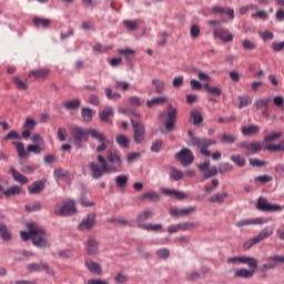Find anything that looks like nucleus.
Listing matches in <instances>:
<instances>
[{"instance_id": "20", "label": "nucleus", "mask_w": 284, "mask_h": 284, "mask_svg": "<svg viewBox=\"0 0 284 284\" xmlns=\"http://www.w3.org/2000/svg\"><path fill=\"white\" fill-rule=\"evenodd\" d=\"M255 272L256 271L254 268H251V270L239 268L234 272V277L235 278H252V276H254Z\"/></svg>"}, {"instance_id": "19", "label": "nucleus", "mask_w": 284, "mask_h": 284, "mask_svg": "<svg viewBox=\"0 0 284 284\" xmlns=\"http://www.w3.org/2000/svg\"><path fill=\"white\" fill-rule=\"evenodd\" d=\"M163 194L166 196H171V199H178V201H183L184 199H187V195L181 191L172 190V189H163Z\"/></svg>"}, {"instance_id": "30", "label": "nucleus", "mask_w": 284, "mask_h": 284, "mask_svg": "<svg viewBox=\"0 0 284 284\" xmlns=\"http://www.w3.org/2000/svg\"><path fill=\"white\" fill-rule=\"evenodd\" d=\"M94 114H97V111H94L90 108L83 106L81 109V116H82L83 121H85L87 123H90V121H92V118L94 116Z\"/></svg>"}, {"instance_id": "63", "label": "nucleus", "mask_w": 284, "mask_h": 284, "mask_svg": "<svg viewBox=\"0 0 284 284\" xmlns=\"http://www.w3.org/2000/svg\"><path fill=\"white\" fill-rule=\"evenodd\" d=\"M163 148V140H155L152 142L151 152L158 153Z\"/></svg>"}, {"instance_id": "10", "label": "nucleus", "mask_w": 284, "mask_h": 284, "mask_svg": "<svg viewBox=\"0 0 284 284\" xmlns=\"http://www.w3.org/2000/svg\"><path fill=\"white\" fill-rule=\"evenodd\" d=\"M94 225H97V212L89 213L87 217L79 223L78 230L80 232H90Z\"/></svg>"}, {"instance_id": "60", "label": "nucleus", "mask_w": 284, "mask_h": 284, "mask_svg": "<svg viewBox=\"0 0 284 284\" xmlns=\"http://www.w3.org/2000/svg\"><path fill=\"white\" fill-rule=\"evenodd\" d=\"M242 48L244 50H256V43H254L252 40L250 39H245L243 42H242Z\"/></svg>"}, {"instance_id": "11", "label": "nucleus", "mask_w": 284, "mask_h": 284, "mask_svg": "<svg viewBox=\"0 0 284 284\" xmlns=\"http://www.w3.org/2000/svg\"><path fill=\"white\" fill-rule=\"evenodd\" d=\"M75 212L77 204L73 200H69L61 206V210L54 211V214H59V216H72Z\"/></svg>"}, {"instance_id": "35", "label": "nucleus", "mask_w": 284, "mask_h": 284, "mask_svg": "<svg viewBox=\"0 0 284 284\" xmlns=\"http://www.w3.org/2000/svg\"><path fill=\"white\" fill-rule=\"evenodd\" d=\"M154 212L150 209L144 210L141 214L138 215V223L139 225H143L142 223L152 219Z\"/></svg>"}, {"instance_id": "7", "label": "nucleus", "mask_w": 284, "mask_h": 284, "mask_svg": "<svg viewBox=\"0 0 284 284\" xmlns=\"http://www.w3.org/2000/svg\"><path fill=\"white\" fill-rule=\"evenodd\" d=\"M166 114L169 119L164 123V128L166 132H172V130H174V124L176 123V114H179V111L172 103H169L166 106Z\"/></svg>"}, {"instance_id": "29", "label": "nucleus", "mask_w": 284, "mask_h": 284, "mask_svg": "<svg viewBox=\"0 0 284 284\" xmlns=\"http://www.w3.org/2000/svg\"><path fill=\"white\" fill-rule=\"evenodd\" d=\"M62 108L65 110H79L81 108V100L74 99L62 102Z\"/></svg>"}, {"instance_id": "14", "label": "nucleus", "mask_w": 284, "mask_h": 284, "mask_svg": "<svg viewBox=\"0 0 284 284\" xmlns=\"http://www.w3.org/2000/svg\"><path fill=\"white\" fill-rule=\"evenodd\" d=\"M85 247L87 254H89V256H97V254H99V242L97 239H94V236L90 235L88 237Z\"/></svg>"}, {"instance_id": "43", "label": "nucleus", "mask_w": 284, "mask_h": 284, "mask_svg": "<svg viewBox=\"0 0 284 284\" xmlns=\"http://www.w3.org/2000/svg\"><path fill=\"white\" fill-rule=\"evenodd\" d=\"M152 85H154L156 94H163V92L165 91V82H163L162 80L153 79Z\"/></svg>"}, {"instance_id": "18", "label": "nucleus", "mask_w": 284, "mask_h": 284, "mask_svg": "<svg viewBox=\"0 0 284 284\" xmlns=\"http://www.w3.org/2000/svg\"><path fill=\"white\" fill-rule=\"evenodd\" d=\"M43 190H45V180L36 181L28 186L29 194H41Z\"/></svg>"}, {"instance_id": "48", "label": "nucleus", "mask_w": 284, "mask_h": 284, "mask_svg": "<svg viewBox=\"0 0 284 284\" xmlns=\"http://www.w3.org/2000/svg\"><path fill=\"white\" fill-rule=\"evenodd\" d=\"M115 184L116 187H120V190L128 187V175H118L115 178Z\"/></svg>"}, {"instance_id": "28", "label": "nucleus", "mask_w": 284, "mask_h": 284, "mask_svg": "<svg viewBox=\"0 0 284 284\" xmlns=\"http://www.w3.org/2000/svg\"><path fill=\"white\" fill-rule=\"evenodd\" d=\"M48 74H50V70L49 69H38V70H31L29 72V77H33L34 79H45V77H48Z\"/></svg>"}, {"instance_id": "16", "label": "nucleus", "mask_w": 284, "mask_h": 284, "mask_svg": "<svg viewBox=\"0 0 284 284\" xmlns=\"http://www.w3.org/2000/svg\"><path fill=\"white\" fill-rule=\"evenodd\" d=\"M84 264L91 274H95V276H101V274H103V268H101L99 263L88 258Z\"/></svg>"}, {"instance_id": "64", "label": "nucleus", "mask_w": 284, "mask_h": 284, "mask_svg": "<svg viewBox=\"0 0 284 284\" xmlns=\"http://www.w3.org/2000/svg\"><path fill=\"white\" fill-rule=\"evenodd\" d=\"M273 52H283L284 51V41L273 42L271 45Z\"/></svg>"}, {"instance_id": "53", "label": "nucleus", "mask_w": 284, "mask_h": 284, "mask_svg": "<svg viewBox=\"0 0 284 284\" xmlns=\"http://www.w3.org/2000/svg\"><path fill=\"white\" fill-rule=\"evenodd\" d=\"M24 207L28 212H39L43 210V204H41V202H36L33 205L27 204Z\"/></svg>"}, {"instance_id": "34", "label": "nucleus", "mask_w": 284, "mask_h": 284, "mask_svg": "<svg viewBox=\"0 0 284 284\" xmlns=\"http://www.w3.org/2000/svg\"><path fill=\"white\" fill-rule=\"evenodd\" d=\"M281 136H283V132H272L268 135L264 136V143H266V145H272L274 141H278Z\"/></svg>"}, {"instance_id": "15", "label": "nucleus", "mask_w": 284, "mask_h": 284, "mask_svg": "<svg viewBox=\"0 0 284 284\" xmlns=\"http://www.w3.org/2000/svg\"><path fill=\"white\" fill-rule=\"evenodd\" d=\"M0 192H2L0 199H3V196H6V199H10V196H19V194H21V186L12 185L3 190V186L0 184Z\"/></svg>"}, {"instance_id": "55", "label": "nucleus", "mask_w": 284, "mask_h": 284, "mask_svg": "<svg viewBox=\"0 0 284 284\" xmlns=\"http://www.w3.org/2000/svg\"><path fill=\"white\" fill-rule=\"evenodd\" d=\"M123 26L124 28H126V30H130L131 32H134V30L139 28V26L136 24V20H124Z\"/></svg>"}, {"instance_id": "22", "label": "nucleus", "mask_w": 284, "mask_h": 284, "mask_svg": "<svg viewBox=\"0 0 284 284\" xmlns=\"http://www.w3.org/2000/svg\"><path fill=\"white\" fill-rule=\"evenodd\" d=\"M0 239L4 241V243L12 241V233L8 231V225L2 221H0Z\"/></svg>"}, {"instance_id": "1", "label": "nucleus", "mask_w": 284, "mask_h": 284, "mask_svg": "<svg viewBox=\"0 0 284 284\" xmlns=\"http://www.w3.org/2000/svg\"><path fill=\"white\" fill-rule=\"evenodd\" d=\"M97 162L89 163V170L91 172V178L94 181H99V179L103 178V174H108V172H123V160L121 159V152L116 149L106 150V160L105 156L99 154L97 156Z\"/></svg>"}, {"instance_id": "32", "label": "nucleus", "mask_w": 284, "mask_h": 284, "mask_svg": "<svg viewBox=\"0 0 284 284\" xmlns=\"http://www.w3.org/2000/svg\"><path fill=\"white\" fill-rule=\"evenodd\" d=\"M52 20L48 18H33L34 28H50Z\"/></svg>"}, {"instance_id": "8", "label": "nucleus", "mask_w": 284, "mask_h": 284, "mask_svg": "<svg viewBox=\"0 0 284 284\" xmlns=\"http://www.w3.org/2000/svg\"><path fill=\"white\" fill-rule=\"evenodd\" d=\"M256 210H260V212H281L283 206L278 204H271L265 197H258Z\"/></svg>"}, {"instance_id": "54", "label": "nucleus", "mask_w": 284, "mask_h": 284, "mask_svg": "<svg viewBox=\"0 0 284 284\" xmlns=\"http://www.w3.org/2000/svg\"><path fill=\"white\" fill-rule=\"evenodd\" d=\"M272 181H273L272 175H258L255 178V183H262V185L272 183Z\"/></svg>"}, {"instance_id": "5", "label": "nucleus", "mask_w": 284, "mask_h": 284, "mask_svg": "<svg viewBox=\"0 0 284 284\" xmlns=\"http://www.w3.org/2000/svg\"><path fill=\"white\" fill-rule=\"evenodd\" d=\"M239 148L242 150H245L244 154L245 156H250V154H258L261 150H265V146L258 141L254 142H247V141H242L239 143Z\"/></svg>"}, {"instance_id": "36", "label": "nucleus", "mask_w": 284, "mask_h": 284, "mask_svg": "<svg viewBox=\"0 0 284 284\" xmlns=\"http://www.w3.org/2000/svg\"><path fill=\"white\" fill-rule=\"evenodd\" d=\"M263 220L257 217L255 220H242L236 223V227H245V225H262Z\"/></svg>"}, {"instance_id": "44", "label": "nucleus", "mask_w": 284, "mask_h": 284, "mask_svg": "<svg viewBox=\"0 0 284 284\" xmlns=\"http://www.w3.org/2000/svg\"><path fill=\"white\" fill-rule=\"evenodd\" d=\"M203 88L213 97H221V94H223V91L219 87H210V84H204Z\"/></svg>"}, {"instance_id": "42", "label": "nucleus", "mask_w": 284, "mask_h": 284, "mask_svg": "<svg viewBox=\"0 0 284 284\" xmlns=\"http://www.w3.org/2000/svg\"><path fill=\"white\" fill-rule=\"evenodd\" d=\"M115 142L118 143V145H120V148H124L126 150L128 148H130V139H128V136L123 134H118L115 136Z\"/></svg>"}, {"instance_id": "59", "label": "nucleus", "mask_w": 284, "mask_h": 284, "mask_svg": "<svg viewBox=\"0 0 284 284\" xmlns=\"http://www.w3.org/2000/svg\"><path fill=\"white\" fill-rule=\"evenodd\" d=\"M239 101H240L239 108H246V105H250V103H252V98H250V95H244V97L240 95Z\"/></svg>"}, {"instance_id": "13", "label": "nucleus", "mask_w": 284, "mask_h": 284, "mask_svg": "<svg viewBox=\"0 0 284 284\" xmlns=\"http://www.w3.org/2000/svg\"><path fill=\"white\" fill-rule=\"evenodd\" d=\"M214 38L215 39H221V41H223V43H230L232 41H234V34H232V32H230V30L227 29H215L213 31Z\"/></svg>"}, {"instance_id": "47", "label": "nucleus", "mask_w": 284, "mask_h": 284, "mask_svg": "<svg viewBox=\"0 0 284 284\" xmlns=\"http://www.w3.org/2000/svg\"><path fill=\"white\" fill-rule=\"evenodd\" d=\"M11 81L18 90H22V91L28 90V84L23 80H20L19 77L16 75L11 78Z\"/></svg>"}, {"instance_id": "61", "label": "nucleus", "mask_w": 284, "mask_h": 284, "mask_svg": "<svg viewBox=\"0 0 284 284\" xmlns=\"http://www.w3.org/2000/svg\"><path fill=\"white\" fill-rule=\"evenodd\" d=\"M12 139H17L18 141H21V135H19V133L17 131H11L2 138V142L10 141Z\"/></svg>"}, {"instance_id": "51", "label": "nucleus", "mask_w": 284, "mask_h": 284, "mask_svg": "<svg viewBox=\"0 0 284 284\" xmlns=\"http://www.w3.org/2000/svg\"><path fill=\"white\" fill-rule=\"evenodd\" d=\"M232 170H234V165H232V163H230V162H224V163L220 164V166H219L220 174H225L227 172H232Z\"/></svg>"}, {"instance_id": "38", "label": "nucleus", "mask_w": 284, "mask_h": 284, "mask_svg": "<svg viewBox=\"0 0 284 284\" xmlns=\"http://www.w3.org/2000/svg\"><path fill=\"white\" fill-rule=\"evenodd\" d=\"M166 102L168 98L165 97L153 98L146 101V106L152 108L153 105H165Z\"/></svg>"}, {"instance_id": "45", "label": "nucleus", "mask_w": 284, "mask_h": 284, "mask_svg": "<svg viewBox=\"0 0 284 284\" xmlns=\"http://www.w3.org/2000/svg\"><path fill=\"white\" fill-rule=\"evenodd\" d=\"M183 171L172 166L170 169V176L172 179V181H181V179H183Z\"/></svg>"}, {"instance_id": "23", "label": "nucleus", "mask_w": 284, "mask_h": 284, "mask_svg": "<svg viewBox=\"0 0 284 284\" xmlns=\"http://www.w3.org/2000/svg\"><path fill=\"white\" fill-rule=\"evenodd\" d=\"M212 12L214 14H227V17H230V19H234V9L215 6V7H213Z\"/></svg>"}, {"instance_id": "9", "label": "nucleus", "mask_w": 284, "mask_h": 284, "mask_svg": "<svg viewBox=\"0 0 284 284\" xmlns=\"http://www.w3.org/2000/svg\"><path fill=\"white\" fill-rule=\"evenodd\" d=\"M189 139L191 141V144L194 145L195 148H210V145H216V142L213 141L212 139H205V138H196L194 136V132L191 130L187 132Z\"/></svg>"}, {"instance_id": "24", "label": "nucleus", "mask_w": 284, "mask_h": 284, "mask_svg": "<svg viewBox=\"0 0 284 284\" xmlns=\"http://www.w3.org/2000/svg\"><path fill=\"white\" fill-rule=\"evenodd\" d=\"M114 115V109L112 106H105L101 112H99L100 121L102 123H108L110 116Z\"/></svg>"}, {"instance_id": "25", "label": "nucleus", "mask_w": 284, "mask_h": 284, "mask_svg": "<svg viewBox=\"0 0 284 284\" xmlns=\"http://www.w3.org/2000/svg\"><path fill=\"white\" fill-rule=\"evenodd\" d=\"M240 263L248 265L251 270H256L258 267V260L250 256H240Z\"/></svg>"}, {"instance_id": "39", "label": "nucleus", "mask_w": 284, "mask_h": 284, "mask_svg": "<svg viewBox=\"0 0 284 284\" xmlns=\"http://www.w3.org/2000/svg\"><path fill=\"white\" fill-rule=\"evenodd\" d=\"M139 227H141V230H146V232H161V230H163V225L162 224H139Z\"/></svg>"}, {"instance_id": "2", "label": "nucleus", "mask_w": 284, "mask_h": 284, "mask_svg": "<svg viewBox=\"0 0 284 284\" xmlns=\"http://www.w3.org/2000/svg\"><path fill=\"white\" fill-rule=\"evenodd\" d=\"M70 134L73 139V143L78 149L83 148L84 143H88V139H95V141H103L101 133L95 129L84 130L81 126H72L70 129Z\"/></svg>"}, {"instance_id": "46", "label": "nucleus", "mask_w": 284, "mask_h": 284, "mask_svg": "<svg viewBox=\"0 0 284 284\" xmlns=\"http://www.w3.org/2000/svg\"><path fill=\"white\" fill-rule=\"evenodd\" d=\"M12 145L17 148V152L20 159H26V156H28V152H26V146L22 142H12Z\"/></svg>"}, {"instance_id": "31", "label": "nucleus", "mask_w": 284, "mask_h": 284, "mask_svg": "<svg viewBox=\"0 0 284 284\" xmlns=\"http://www.w3.org/2000/svg\"><path fill=\"white\" fill-rule=\"evenodd\" d=\"M272 234H274V230L271 226H266L255 237L258 241V243H261V241H265V239H270Z\"/></svg>"}, {"instance_id": "62", "label": "nucleus", "mask_w": 284, "mask_h": 284, "mask_svg": "<svg viewBox=\"0 0 284 284\" xmlns=\"http://www.w3.org/2000/svg\"><path fill=\"white\" fill-rule=\"evenodd\" d=\"M257 243L258 240L256 237L250 239L244 242L243 250H252V247H254V245H256Z\"/></svg>"}, {"instance_id": "27", "label": "nucleus", "mask_w": 284, "mask_h": 284, "mask_svg": "<svg viewBox=\"0 0 284 284\" xmlns=\"http://www.w3.org/2000/svg\"><path fill=\"white\" fill-rule=\"evenodd\" d=\"M190 115L193 125H201V123H203V114H201V111L193 109L190 111Z\"/></svg>"}, {"instance_id": "12", "label": "nucleus", "mask_w": 284, "mask_h": 284, "mask_svg": "<svg viewBox=\"0 0 284 284\" xmlns=\"http://www.w3.org/2000/svg\"><path fill=\"white\" fill-rule=\"evenodd\" d=\"M27 270L31 274L33 272H42V270H43V272H45V274H49L50 276H54V271H52V268H50V266L45 262L31 263L27 266Z\"/></svg>"}, {"instance_id": "50", "label": "nucleus", "mask_w": 284, "mask_h": 284, "mask_svg": "<svg viewBox=\"0 0 284 284\" xmlns=\"http://www.w3.org/2000/svg\"><path fill=\"white\" fill-rule=\"evenodd\" d=\"M179 224H180V230L182 232H187V231L194 230V227L199 226V223H194V222H182Z\"/></svg>"}, {"instance_id": "58", "label": "nucleus", "mask_w": 284, "mask_h": 284, "mask_svg": "<svg viewBox=\"0 0 284 284\" xmlns=\"http://www.w3.org/2000/svg\"><path fill=\"white\" fill-rule=\"evenodd\" d=\"M220 141L221 143H229V144H232V143H235L236 142V136L232 135V134H223L221 138H220Z\"/></svg>"}, {"instance_id": "41", "label": "nucleus", "mask_w": 284, "mask_h": 284, "mask_svg": "<svg viewBox=\"0 0 284 284\" xmlns=\"http://www.w3.org/2000/svg\"><path fill=\"white\" fill-rule=\"evenodd\" d=\"M264 150H267V152H284V140L278 144H266Z\"/></svg>"}, {"instance_id": "4", "label": "nucleus", "mask_w": 284, "mask_h": 284, "mask_svg": "<svg viewBox=\"0 0 284 284\" xmlns=\"http://www.w3.org/2000/svg\"><path fill=\"white\" fill-rule=\"evenodd\" d=\"M32 244L34 247H39L40 250H45L48 246V233H45V230L37 227L34 229Z\"/></svg>"}, {"instance_id": "21", "label": "nucleus", "mask_w": 284, "mask_h": 284, "mask_svg": "<svg viewBox=\"0 0 284 284\" xmlns=\"http://www.w3.org/2000/svg\"><path fill=\"white\" fill-rule=\"evenodd\" d=\"M27 226H28L29 231L28 232L21 231L20 236H21L22 241H30V240L32 241V239L36 234V231H34L36 224L34 223H28Z\"/></svg>"}, {"instance_id": "26", "label": "nucleus", "mask_w": 284, "mask_h": 284, "mask_svg": "<svg viewBox=\"0 0 284 284\" xmlns=\"http://www.w3.org/2000/svg\"><path fill=\"white\" fill-rule=\"evenodd\" d=\"M261 132V128L258 125H248L242 128V134L244 136H256Z\"/></svg>"}, {"instance_id": "49", "label": "nucleus", "mask_w": 284, "mask_h": 284, "mask_svg": "<svg viewBox=\"0 0 284 284\" xmlns=\"http://www.w3.org/2000/svg\"><path fill=\"white\" fill-rule=\"evenodd\" d=\"M231 161L237 165V168H245V158L241 154L231 155Z\"/></svg>"}, {"instance_id": "6", "label": "nucleus", "mask_w": 284, "mask_h": 284, "mask_svg": "<svg viewBox=\"0 0 284 284\" xmlns=\"http://www.w3.org/2000/svg\"><path fill=\"white\" fill-rule=\"evenodd\" d=\"M176 161H180L183 168H187V165H192L194 163V154L187 148L182 149L180 152L175 154Z\"/></svg>"}, {"instance_id": "52", "label": "nucleus", "mask_w": 284, "mask_h": 284, "mask_svg": "<svg viewBox=\"0 0 284 284\" xmlns=\"http://www.w3.org/2000/svg\"><path fill=\"white\" fill-rule=\"evenodd\" d=\"M145 199H149V201L156 202V201H159V194L154 191H150V192L142 194L141 201H145Z\"/></svg>"}, {"instance_id": "40", "label": "nucleus", "mask_w": 284, "mask_h": 284, "mask_svg": "<svg viewBox=\"0 0 284 284\" xmlns=\"http://www.w3.org/2000/svg\"><path fill=\"white\" fill-rule=\"evenodd\" d=\"M225 199H227V192L215 193L211 197H209L210 203H224Z\"/></svg>"}, {"instance_id": "17", "label": "nucleus", "mask_w": 284, "mask_h": 284, "mask_svg": "<svg viewBox=\"0 0 284 284\" xmlns=\"http://www.w3.org/2000/svg\"><path fill=\"white\" fill-rule=\"evenodd\" d=\"M9 173L11 174V176L16 181V183H20V185H27V183H29L28 176H26V175L21 174V172L17 171L14 166L10 168Z\"/></svg>"}, {"instance_id": "33", "label": "nucleus", "mask_w": 284, "mask_h": 284, "mask_svg": "<svg viewBox=\"0 0 284 284\" xmlns=\"http://www.w3.org/2000/svg\"><path fill=\"white\" fill-rule=\"evenodd\" d=\"M256 110H265L270 108V98H261L254 101L253 103Z\"/></svg>"}, {"instance_id": "56", "label": "nucleus", "mask_w": 284, "mask_h": 284, "mask_svg": "<svg viewBox=\"0 0 284 284\" xmlns=\"http://www.w3.org/2000/svg\"><path fill=\"white\" fill-rule=\"evenodd\" d=\"M31 141L32 143H34V145H45V140H43V138L39 133H33L31 136Z\"/></svg>"}, {"instance_id": "3", "label": "nucleus", "mask_w": 284, "mask_h": 284, "mask_svg": "<svg viewBox=\"0 0 284 284\" xmlns=\"http://www.w3.org/2000/svg\"><path fill=\"white\" fill-rule=\"evenodd\" d=\"M131 125L133 129V140L136 145L145 141V126L143 122L131 119Z\"/></svg>"}, {"instance_id": "37", "label": "nucleus", "mask_w": 284, "mask_h": 284, "mask_svg": "<svg viewBox=\"0 0 284 284\" xmlns=\"http://www.w3.org/2000/svg\"><path fill=\"white\" fill-rule=\"evenodd\" d=\"M80 203L83 207H92L94 205V202L88 201V190L85 186H82Z\"/></svg>"}, {"instance_id": "57", "label": "nucleus", "mask_w": 284, "mask_h": 284, "mask_svg": "<svg viewBox=\"0 0 284 284\" xmlns=\"http://www.w3.org/2000/svg\"><path fill=\"white\" fill-rule=\"evenodd\" d=\"M106 99L113 101L114 99H121V93H112V89L110 87L104 89Z\"/></svg>"}]
</instances>
